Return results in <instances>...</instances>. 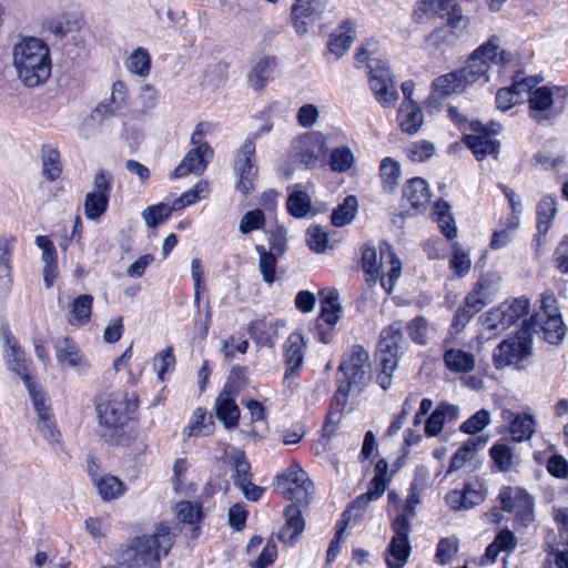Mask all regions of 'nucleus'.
<instances>
[{
  "instance_id": "49",
  "label": "nucleus",
  "mask_w": 568,
  "mask_h": 568,
  "mask_svg": "<svg viewBox=\"0 0 568 568\" xmlns=\"http://www.w3.org/2000/svg\"><path fill=\"white\" fill-rule=\"evenodd\" d=\"M355 163L353 152L348 146H338L332 150L329 155V166L334 172H347Z\"/></svg>"
},
{
  "instance_id": "33",
  "label": "nucleus",
  "mask_w": 568,
  "mask_h": 568,
  "mask_svg": "<svg viewBox=\"0 0 568 568\" xmlns=\"http://www.w3.org/2000/svg\"><path fill=\"white\" fill-rule=\"evenodd\" d=\"M449 7V0H418L413 11V20L417 23H424L435 17L444 14Z\"/></svg>"
},
{
  "instance_id": "44",
  "label": "nucleus",
  "mask_w": 568,
  "mask_h": 568,
  "mask_svg": "<svg viewBox=\"0 0 568 568\" xmlns=\"http://www.w3.org/2000/svg\"><path fill=\"white\" fill-rule=\"evenodd\" d=\"M357 209L358 202L356 196H346L343 203L339 204L332 213L331 220L333 225L341 227L349 224L355 219Z\"/></svg>"
},
{
  "instance_id": "6",
  "label": "nucleus",
  "mask_w": 568,
  "mask_h": 568,
  "mask_svg": "<svg viewBox=\"0 0 568 568\" xmlns=\"http://www.w3.org/2000/svg\"><path fill=\"white\" fill-rule=\"evenodd\" d=\"M385 264H389L388 278L382 276V286L390 294L402 274V262L388 243H381L379 253L372 245H365L362 250V266L366 274L378 275Z\"/></svg>"
},
{
  "instance_id": "17",
  "label": "nucleus",
  "mask_w": 568,
  "mask_h": 568,
  "mask_svg": "<svg viewBox=\"0 0 568 568\" xmlns=\"http://www.w3.org/2000/svg\"><path fill=\"white\" fill-rule=\"evenodd\" d=\"M501 509L508 513H516L521 517L532 515L534 501L526 490L519 487H504L499 493Z\"/></svg>"
},
{
  "instance_id": "31",
  "label": "nucleus",
  "mask_w": 568,
  "mask_h": 568,
  "mask_svg": "<svg viewBox=\"0 0 568 568\" xmlns=\"http://www.w3.org/2000/svg\"><path fill=\"white\" fill-rule=\"evenodd\" d=\"M398 122L403 132L416 133L424 122L420 108L413 100H404L398 111Z\"/></svg>"
},
{
  "instance_id": "11",
  "label": "nucleus",
  "mask_w": 568,
  "mask_h": 568,
  "mask_svg": "<svg viewBox=\"0 0 568 568\" xmlns=\"http://www.w3.org/2000/svg\"><path fill=\"white\" fill-rule=\"evenodd\" d=\"M529 308L530 303L526 297L507 300L486 313L484 324L489 331L503 332L526 317Z\"/></svg>"
},
{
  "instance_id": "1",
  "label": "nucleus",
  "mask_w": 568,
  "mask_h": 568,
  "mask_svg": "<svg viewBox=\"0 0 568 568\" xmlns=\"http://www.w3.org/2000/svg\"><path fill=\"white\" fill-rule=\"evenodd\" d=\"M510 58L508 51L499 48V39L491 37L470 55L463 68L438 77L433 82V94L442 99L462 93L469 84L486 77L491 64H505Z\"/></svg>"
},
{
  "instance_id": "38",
  "label": "nucleus",
  "mask_w": 568,
  "mask_h": 568,
  "mask_svg": "<svg viewBox=\"0 0 568 568\" xmlns=\"http://www.w3.org/2000/svg\"><path fill=\"white\" fill-rule=\"evenodd\" d=\"M556 214V197L551 195L542 197L537 205V230L539 236H545L548 233Z\"/></svg>"
},
{
  "instance_id": "57",
  "label": "nucleus",
  "mask_w": 568,
  "mask_h": 568,
  "mask_svg": "<svg viewBox=\"0 0 568 568\" xmlns=\"http://www.w3.org/2000/svg\"><path fill=\"white\" fill-rule=\"evenodd\" d=\"M486 290L487 284L484 281H479L476 284V287L470 293H468L465 298L464 306L474 315L480 312L488 303Z\"/></svg>"
},
{
  "instance_id": "12",
  "label": "nucleus",
  "mask_w": 568,
  "mask_h": 568,
  "mask_svg": "<svg viewBox=\"0 0 568 568\" xmlns=\"http://www.w3.org/2000/svg\"><path fill=\"white\" fill-rule=\"evenodd\" d=\"M368 81L376 100L384 106H392L399 94L387 62L373 60L368 64Z\"/></svg>"
},
{
  "instance_id": "61",
  "label": "nucleus",
  "mask_w": 568,
  "mask_h": 568,
  "mask_svg": "<svg viewBox=\"0 0 568 568\" xmlns=\"http://www.w3.org/2000/svg\"><path fill=\"white\" fill-rule=\"evenodd\" d=\"M434 152V144L425 140L414 142L406 149L407 156L414 162L427 161L433 156Z\"/></svg>"
},
{
  "instance_id": "43",
  "label": "nucleus",
  "mask_w": 568,
  "mask_h": 568,
  "mask_svg": "<svg viewBox=\"0 0 568 568\" xmlns=\"http://www.w3.org/2000/svg\"><path fill=\"white\" fill-rule=\"evenodd\" d=\"M255 251L258 254V268L263 281L267 284H272L275 281L277 258L282 255L267 252V248L263 245H255Z\"/></svg>"
},
{
  "instance_id": "29",
  "label": "nucleus",
  "mask_w": 568,
  "mask_h": 568,
  "mask_svg": "<svg viewBox=\"0 0 568 568\" xmlns=\"http://www.w3.org/2000/svg\"><path fill=\"white\" fill-rule=\"evenodd\" d=\"M216 417L224 424L227 429L237 426L240 418V409L235 400L231 397L230 392L223 389L215 400Z\"/></svg>"
},
{
  "instance_id": "60",
  "label": "nucleus",
  "mask_w": 568,
  "mask_h": 568,
  "mask_svg": "<svg viewBox=\"0 0 568 568\" xmlns=\"http://www.w3.org/2000/svg\"><path fill=\"white\" fill-rule=\"evenodd\" d=\"M440 19L447 20V26L453 32L458 29H465L468 26V19L463 16L462 9L454 2V0H449V7L444 14L439 16Z\"/></svg>"
},
{
  "instance_id": "58",
  "label": "nucleus",
  "mask_w": 568,
  "mask_h": 568,
  "mask_svg": "<svg viewBox=\"0 0 568 568\" xmlns=\"http://www.w3.org/2000/svg\"><path fill=\"white\" fill-rule=\"evenodd\" d=\"M174 366L175 356L171 346H168L153 357V369L162 382L166 379V373L172 371Z\"/></svg>"
},
{
  "instance_id": "45",
  "label": "nucleus",
  "mask_w": 568,
  "mask_h": 568,
  "mask_svg": "<svg viewBox=\"0 0 568 568\" xmlns=\"http://www.w3.org/2000/svg\"><path fill=\"white\" fill-rule=\"evenodd\" d=\"M98 491L103 500H112L122 496L125 491L124 484L115 476L104 475L94 479Z\"/></svg>"
},
{
  "instance_id": "40",
  "label": "nucleus",
  "mask_w": 568,
  "mask_h": 568,
  "mask_svg": "<svg viewBox=\"0 0 568 568\" xmlns=\"http://www.w3.org/2000/svg\"><path fill=\"white\" fill-rule=\"evenodd\" d=\"M41 161L43 176L50 182L58 180L62 172L60 152L52 146H43L41 150Z\"/></svg>"
},
{
  "instance_id": "63",
  "label": "nucleus",
  "mask_w": 568,
  "mask_h": 568,
  "mask_svg": "<svg viewBox=\"0 0 568 568\" xmlns=\"http://www.w3.org/2000/svg\"><path fill=\"white\" fill-rule=\"evenodd\" d=\"M458 551L457 539L449 537L439 540L436 549V561L440 565L448 564Z\"/></svg>"
},
{
  "instance_id": "59",
  "label": "nucleus",
  "mask_w": 568,
  "mask_h": 568,
  "mask_svg": "<svg viewBox=\"0 0 568 568\" xmlns=\"http://www.w3.org/2000/svg\"><path fill=\"white\" fill-rule=\"evenodd\" d=\"M264 224H265V215L262 210L256 209V210L246 212L242 216V219L240 221L239 230L241 233L247 234L255 230L262 229L264 226Z\"/></svg>"
},
{
  "instance_id": "4",
  "label": "nucleus",
  "mask_w": 568,
  "mask_h": 568,
  "mask_svg": "<svg viewBox=\"0 0 568 568\" xmlns=\"http://www.w3.org/2000/svg\"><path fill=\"white\" fill-rule=\"evenodd\" d=\"M369 354L361 345H354L348 354H345L338 367L342 374L339 385L336 390L335 404L343 408L346 404L347 396L354 393H362L364 387L371 379L369 374Z\"/></svg>"
},
{
  "instance_id": "15",
  "label": "nucleus",
  "mask_w": 568,
  "mask_h": 568,
  "mask_svg": "<svg viewBox=\"0 0 568 568\" xmlns=\"http://www.w3.org/2000/svg\"><path fill=\"white\" fill-rule=\"evenodd\" d=\"M561 91L559 87H535L528 91L530 118L537 123L555 119L559 112L554 110V95Z\"/></svg>"
},
{
  "instance_id": "20",
  "label": "nucleus",
  "mask_w": 568,
  "mask_h": 568,
  "mask_svg": "<svg viewBox=\"0 0 568 568\" xmlns=\"http://www.w3.org/2000/svg\"><path fill=\"white\" fill-rule=\"evenodd\" d=\"M306 342L304 336L294 332L284 343V363L286 365L285 381L297 375L304 364Z\"/></svg>"
},
{
  "instance_id": "14",
  "label": "nucleus",
  "mask_w": 568,
  "mask_h": 568,
  "mask_svg": "<svg viewBox=\"0 0 568 568\" xmlns=\"http://www.w3.org/2000/svg\"><path fill=\"white\" fill-rule=\"evenodd\" d=\"M255 145L251 141H244L236 151L234 171L237 176L236 190L247 195L254 190L257 170L254 168Z\"/></svg>"
},
{
  "instance_id": "28",
  "label": "nucleus",
  "mask_w": 568,
  "mask_h": 568,
  "mask_svg": "<svg viewBox=\"0 0 568 568\" xmlns=\"http://www.w3.org/2000/svg\"><path fill=\"white\" fill-rule=\"evenodd\" d=\"M277 61L274 57L261 58L248 72L247 80L254 91H262L273 79Z\"/></svg>"
},
{
  "instance_id": "3",
  "label": "nucleus",
  "mask_w": 568,
  "mask_h": 568,
  "mask_svg": "<svg viewBox=\"0 0 568 568\" xmlns=\"http://www.w3.org/2000/svg\"><path fill=\"white\" fill-rule=\"evenodd\" d=\"M173 545L170 527L159 524L154 532L136 537L121 554L118 568H159L160 558Z\"/></svg>"
},
{
  "instance_id": "34",
  "label": "nucleus",
  "mask_w": 568,
  "mask_h": 568,
  "mask_svg": "<svg viewBox=\"0 0 568 568\" xmlns=\"http://www.w3.org/2000/svg\"><path fill=\"white\" fill-rule=\"evenodd\" d=\"M214 430V422L211 415H206V410L204 408H196L192 414L187 426L183 430V436L185 438L189 437H197V436H209Z\"/></svg>"
},
{
  "instance_id": "55",
  "label": "nucleus",
  "mask_w": 568,
  "mask_h": 568,
  "mask_svg": "<svg viewBox=\"0 0 568 568\" xmlns=\"http://www.w3.org/2000/svg\"><path fill=\"white\" fill-rule=\"evenodd\" d=\"M172 211H174L173 204L160 203L146 207L142 212V217L149 227L155 229L170 217Z\"/></svg>"
},
{
  "instance_id": "51",
  "label": "nucleus",
  "mask_w": 568,
  "mask_h": 568,
  "mask_svg": "<svg viewBox=\"0 0 568 568\" xmlns=\"http://www.w3.org/2000/svg\"><path fill=\"white\" fill-rule=\"evenodd\" d=\"M286 206L294 217H304L311 210V197L306 192L295 190L288 195Z\"/></svg>"
},
{
  "instance_id": "26",
  "label": "nucleus",
  "mask_w": 568,
  "mask_h": 568,
  "mask_svg": "<svg viewBox=\"0 0 568 568\" xmlns=\"http://www.w3.org/2000/svg\"><path fill=\"white\" fill-rule=\"evenodd\" d=\"M404 200L409 203L416 212L423 211L430 202L432 194L428 184L420 178L409 180L403 189Z\"/></svg>"
},
{
  "instance_id": "46",
  "label": "nucleus",
  "mask_w": 568,
  "mask_h": 568,
  "mask_svg": "<svg viewBox=\"0 0 568 568\" xmlns=\"http://www.w3.org/2000/svg\"><path fill=\"white\" fill-rule=\"evenodd\" d=\"M509 432L515 442L528 440L535 433V420L531 415L518 414L509 425Z\"/></svg>"
},
{
  "instance_id": "42",
  "label": "nucleus",
  "mask_w": 568,
  "mask_h": 568,
  "mask_svg": "<svg viewBox=\"0 0 568 568\" xmlns=\"http://www.w3.org/2000/svg\"><path fill=\"white\" fill-rule=\"evenodd\" d=\"M434 217L438 223L442 233L453 240L457 236V229L453 215L450 214V205L445 201L436 202L434 206Z\"/></svg>"
},
{
  "instance_id": "27",
  "label": "nucleus",
  "mask_w": 568,
  "mask_h": 568,
  "mask_svg": "<svg viewBox=\"0 0 568 568\" xmlns=\"http://www.w3.org/2000/svg\"><path fill=\"white\" fill-rule=\"evenodd\" d=\"M546 546L549 554L554 556L556 566L568 568V526H564L557 532L549 531L546 537Z\"/></svg>"
},
{
  "instance_id": "16",
  "label": "nucleus",
  "mask_w": 568,
  "mask_h": 568,
  "mask_svg": "<svg viewBox=\"0 0 568 568\" xmlns=\"http://www.w3.org/2000/svg\"><path fill=\"white\" fill-rule=\"evenodd\" d=\"M130 103V95L122 81L112 84V92L109 99L100 102L91 112L92 120L102 123L104 120L116 115Z\"/></svg>"
},
{
  "instance_id": "52",
  "label": "nucleus",
  "mask_w": 568,
  "mask_h": 568,
  "mask_svg": "<svg viewBox=\"0 0 568 568\" xmlns=\"http://www.w3.org/2000/svg\"><path fill=\"white\" fill-rule=\"evenodd\" d=\"M232 465L234 470V484L235 486L248 485L251 480V466L244 452L235 450L232 454Z\"/></svg>"
},
{
  "instance_id": "30",
  "label": "nucleus",
  "mask_w": 568,
  "mask_h": 568,
  "mask_svg": "<svg viewBox=\"0 0 568 568\" xmlns=\"http://www.w3.org/2000/svg\"><path fill=\"white\" fill-rule=\"evenodd\" d=\"M531 328L539 326L542 332L545 339L550 344H558L562 341L566 328L560 314L545 315L539 317L536 322L530 317Z\"/></svg>"
},
{
  "instance_id": "19",
  "label": "nucleus",
  "mask_w": 568,
  "mask_h": 568,
  "mask_svg": "<svg viewBox=\"0 0 568 568\" xmlns=\"http://www.w3.org/2000/svg\"><path fill=\"white\" fill-rule=\"evenodd\" d=\"M213 158V150L210 145L193 148L183 158L182 162L174 170V178H184L187 174H202L207 163Z\"/></svg>"
},
{
  "instance_id": "62",
  "label": "nucleus",
  "mask_w": 568,
  "mask_h": 568,
  "mask_svg": "<svg viewBox=\"0 0 568 568\" xmlns=\"http://www.w3.org/2000/svg\"><path fill=\"white\" fill-rule=\"evenodd\" d=\"M379 171L383 183L388 187H393L400 176L399 163L392 158H385L382 161Z\"/></svg>"
},
{
  "instance_id": "18",
  "label": "nucleus",
  "mask_w": 568,
  "mask_h": 568,
  "mask_svg": "<svg viewBox=\"0 0 568 568\" xmlns=\"http://www.w3.org/2000/svg\"><path fill=\"white\" fill-rule=\"evenodd\" d=\"M54 351L61 365L74 368L80 374L88 371L89 364L72 338L59 337L54 343Z\"/></svg>"
},
{
  "instance_id": "47",
  "label": "nucleus",
  "mask_w": 568,
  "mask_h": 568,
  "mask_svg": "<svg viewBox=\"0 0 568 568\" xmlns=\"http://www.w3.org/2000/svg\"><path fill=\"white\" fill-rule=\"evenodd\" d=\"M176 518L184 523L193 526V530H197V524L202 519V506L197 503L189 500H182L176 504Z\"/></svg>"
},
{
  "instance_id": "64",
  "label": "nucleus",
  "mask_w": 568,
  "mask_h": 568,
  "mask_svg": "<svg viewBox=\"0 0 568 568\" xmlns=\"http://www.w3.org/2000/svg\"><path fill=\"white\" fill-rule=\"evenodd\" d=\"M266 235L270 244L267 252L283 255L286 251V230L282 226H275L274 229H270Z\"/></svg>"
},
{
  "instance_id": "41",
  "label": "nucleus",
  "mask_w": 568,
  "mask_h": 568,
  "mask_svg": "<svg viewBox=\"0 0 568 568\" xmlns=\"http://www.w3.org/2000/svg\"><path fill=\"white\" fill-rule=\"evenodd\" d=\"M466 143L478 161L484 160L488 154H497L499 142L488 135H467Z\"/></svg>"
},
{
  "instance_id": "39",
  "label": "nucleus",
  "mask_w": 568,
  "mask_h": 568,
  "mask_svg": "<svg viewBox=\"0 0 568 568\" xmlns=\"http://www.w3.org/2000/svg\"><path fill=\"white\" fill-rule=\"evenodd\" d=\"M354 26L351 21H345L339 31L333 33L329 39L328 48L336 57H342L351 47L354 40Z\"/></svg>"
},
{
  "instance_id": "32",
  "label": "nucleus",
  "mask_w": 568,
  "mask_h": 568,
  "mask_svg": "<svg viewBox=\"0 0 568 568\" xmlns=\"http://www.w3.org/2000/svg\"><path fill=\"white\" fill-rule=\"evenodd\" d=\"M93 297L89 294L79 295L70 304L67 321L71 326L81 327L90 322Z\"/></svg>"
},
{
  "instance_id": "25",
  "label": "nucleus",
  "mask_w": 568,
  "mask_h": 568,
  "mask_svg": "<svg viewBox=\"0 0 568 568\" xmlns=\"http://www.w3.org/2000/svg\"><path fill=\"white\" fill-rule=\"evenodd\" d=\"M342 313V305L339 303V295L337 290L327 288L321 292V313L317 318V326L325 323L333 329L334 325L338 322Z\"/></svg>"
},
{
  "instance_id": "37",
  "label": "nucleus",
  "mask_w": 568,
  "mask_h": 568,
  "mask_svg": "<svg viewBox=\"0 0 568 568\" xmlns=\"http://www.w3.org/2000/svg\"><path fill=\"white\" fill-rule=\"evenodd\" d=\"M444 363L450 372L468 373L475 368V356L459 348H448L444 353Z\"/></svg>"
},
{
  "instance_id": "10",
  "label": "nucleus",
  "mask_w": 568,
  "mask_h": 568,
  "mask_svg": "<svg viewBox=\"0 0 568 568\" xmlns=\"http://www.w3.org/2000/svg\"><path fill=\"white\" fill-rule=\"evenodd\" d=\"M390 528L394 536L386 549V565L387 568H403L412 552L409 544L412 524L409 518L403 514H398L393 519Z\"/></svg>"
},
{
  "instance_id": "9",
  "label": "nucleus",
  "mask_w": 568,
  "mask_h": 568,
  "mask_svg": "<svg viewBox=\"0 0 568 568\" xmlns=\"http://www.w3.org/2000/svg\"><path fill=\"white\" fill-rule=\"evenodd\" d=\"M328 151L326 136L318 131L304 133L292 143V155L306 168H315L325 162Z\"/></svg>"
},
{
  "instance_id": "13",
  "label": "nucleus",
  "mask_w": 568,
  "mask_h": 568,
  "mask_svg": "<svg viewBox=\"0 0 568 568\" xmlns=\"http://www.w3.org/2000/svg\"><path fill=\"white\" fill-rule=\"evenodd\" d=\"M531 354V338L527 331L503 341L494 351L493 359L497 368L517 364Z\"/></svg>"
},
{
  "instance_id": "56",
  "label": "nucleus",
  "mask_w": 568,
  "mask_h": 568,
  "mask_svg": "<svg viewBox=\"0 0 568 568\" xmlns=\"http://www.w3.org/2000/svg\"><path fill=\"white\" fill-rule=\"evenodd\" d=\"M490 422L491 418L489 410L483 408L466 419L459 426V430L464 434L476 435L484 430L490 424Z\"/></svg>"
},
{
  "instance_id": "8",
  "label": "nucleus",
  "mask_w": 568,
  "mask_h": 568,
  "mask_svg": "<svg viewBox=\"0 0 568 568\" xmlns=\"http://www.w3.org/2000/svg\"><path fill=\"white\" fill-rule=\"evenodd\" d=\"M275 488L286 499L298 506H308L315 493L313 481L298 465H292L278 475Z\"/></svg>"
},
{
  "instance_id": "7",
  "label": "nucleus",
  "mask_w": 568,
  "mask_h": 568,
  "mask_svg": "<svg viewBox=\"0 0 568 568\" xmlns=\"http://www.w3.org/2000/svg\"><path fill=\"white\" fill-rule=\"evenodd\" d=\"M138 408V398H129L126 394L116 392L101 398L97 404L99 426L109 430L122 427L129 419V414Z\"/></svg>"
},
{
  "instance_id": "21",
  "label": "nucleus",
  "mask_w": 568,
  "mask_h": 568,
  "mask_svg": "<svg viewBox=\"0 0 568 568\" xmlns=\"http://www.w3.org/2000/svg\"><path fill=\"white\" fill-rule=\"evenodd\" d=\"M537 78H517L508 88H501L496 93V104L499 110L507 111L520 103L524 95L538 84Z\"/></svg>"
},
{
  "instance_id": "36",
  "label": "nucleus",
  "mask_w": 568,
  "mask_h": 568,
  "mask_svg": "<svg viewBox=\"0 0 568 568\" xmlns=\"http://www.w3.org/2000/svg\"><path fill=\"white\" fill-rule=\"evenodd\" d=\"M517 546V538L509 529L500 530L494 541L488 545L485 551L487 562H495L500 552H513Z\"/></svg>"
},
{
  "instance_id": "22",
  "label": "nucleus",
  "mask_w": 568,
  "mask_h": 568,
  "mask_svg": "<svg viewBox=\"0 0 568 568\" xmlns=\"http://www.w3.org/2000/svg\"><path fill=\"white\" fill-rule=\"evenodd\" d=\"M1 337L3 339L6 349H4V361L7 367L16 373L17 375L23 377H29L27 375V365H26V355L24 352L18 344V341L12 336L9 328H1Z\"/></svg>"
},
{
  "instance_id": "5",
  "label": "nucleus",
  "mask_w": 568,
  "mask_h": 568,
  "mask_svg": "<svg viewBox=\"0 0 568 568\" xmlns=\"http://www.w3.org/2000/svg\"><path fill=\"white\" fill-rule=\"evenodd\" d=\"M402 321H396L385 327L379 335L376 358L379 362L381 371L377 374V383L387 390L392 386L393 373L397 368L402 345L405 341Z\"/></svg>"
},
{
  "instance_id": "23",
  "label": "nucleus",
  "mask_w": 568,
  "mask_h": 568,
  "mask_svg": "<svg viewBox=\"0 0 568 568\" xmlns=\"http://www.w3.org/2000/svg\"><path fill=\"white\" fill-rule=\"evenodd\" d=\"M459 417V407L446 402H442L433 410L425 422V434L428 437L439 435L447 423L457 420Z\"/></svg>"
},
{
  "instance_id": "48",
  "label": "nucleus",
  "mask_w": 568,
  "mask_h": 568,
  "mask_svg": "<svg viewBox=\"0 0 568 568\" xmlns=\"http://www.w3.org/2000/svg\"><path fill=\"white\" fill-rule=\"evenodd\" d=\"M250 336L261 346H273L277 332L272 324L265 321L252 322L248 327Z\"/></svg>"
},
{
  "instance_id": "35",
  "label": "nucleus",
  "mask_w": 568,
  "mask_h": 568,
  "mask_svg": "<svg viewBox=\"0 0 568 568\" xmlns=\"http://www.w3.org/2000/svg\"><path fill=\"white\" fill-rule=\"evenodd\" d=\"M487 439L481 437L467 439L452 457L449 471L465 467L467 463L474 459L477 450L485 447Z\"/></svg>"
},
{
  "instance_id": "53",
  "label": "nucleus",
  "mask_w": 568,
  "mask_h": 568,
  "mask_svg": "<svg viewBox=\"0 0 568 568\" xmlns=\"http://www.w3.org/2000/svg\"><path fill=\"white\" fill-rule=\"evenodd\" d=\"M109 197L104 194L89 192L84 201V215L89 220H98L106 211Z\"/></svg>"
},
{
  "instance_id": "50",
  "label": "nucleus",
  "mask_w": 568,
  "mask_h": 568,
  "mask_svg": "<svg viewBox=\"0 0 568 568\" xmlns=\"http://www.w3.org/2000/svg\"><path fill=\"white\" fill-rule=\"evenodd\" d=\"M126 68L130 72L139 77H146L151 69L149 52L143 48L134 50L126 61Z\"/></svg>"
},
{
  "instance_id": "24",
  "label": "nucleus",
  "mask_w": 568,
  "mask_h": 568,
  "mask_svg": "<svg viewBox=\"0 0 568 568\" xmlns=\"http://www.w3.org/2000/svg\"><path fill=\"white\" fill-rule=\"evenodd\" d=\"M302 507L298 504H291L285 508L286 523L283 529L278 532L277 538L290 545H294L295 540L302 535L305 529V521L302 517Z\"/></svg>"
},
{
  "instance_id": "2",
  "label": "nucleus",
  "mask_w": 568,
  "mask_h": 568,
  "mask_svg": "<svg viewBox=\"0 0 568 568\" xmlns=\"http://www.w3.org/2000/svg\"><path fill=\"white\" fill-rule=\"evenodd\" d=\"M13 67L18 79L28 88H36L51 75V58L48 44L38 38H22L12 48Z\"/></svg>"
},
{
  "instance_id": "54",
  "label": "nucleus",
  "mask_w": 568,
  "mask_h": 568,
  "mask_svg": "<svg viewBox=\"0 0 568 568\" xmlns=\"http://www.w3.org/2000/svg\"><path fill=\"white\" fill-rule=\"evenodd\" d=\"M489 453L499 470L507 471L513 467L514 450L508 444L498 442L493 445Z\"/></svg>"
}]
</instances>
